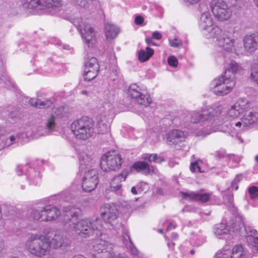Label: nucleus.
<instances>
[{
	"label": "nucleus",
	"mask_w": 258,
	"mask_h": 258,
	"mask_svg": "<svg viewBox=\"0 0 258 258\" xmlns=\"http://www.w3.org/2000/svg\"><path fill=\"white\" fill-rule=\"evenodd\" d=\"M250 107L248 100L240 99L226 112L223 111L221 106L216 108H207L200 110L187 112L185 121H190L200 126L206 125L205 128L195 130L197 136H205L212 132L218 131V126L223 124L227 119L238 117L240 114L247 110Z\"/></svg>",
	"instance_id": "f257e3e1"
},
{
	"label": "nucleus",
	"mask_w": 258,
	"mask_h": 258,
	"mask_svg": "<svg viewBox=\"0 0 258 258\" xmlns=\"http://www.w3.org/2000/svg\"><path fill=\"white\" fill-rule=\"evenodd\" d=\"M64 211L66 214L62 223L65 230L74 231L76 235L82 238L89 237L95 232L103 231V227L100 224L101 220L99 218L79 219L80 209L74 207L65 208Z\"/></svg>",
	"instance_id": "f03ea898"
},
{
	"label": "nucleus",
	"mask_w": 258,
	"mask_h": 258,
	"mask_svg": "<svg viewBox=\"0 0 258 258\" xmlns=\"http://www.w3.org/2000/svg\"><path fill=\"white\" fill-rule=\"evenodd\" d=\"M199 26L206 38L215 42L222 49L227 52L234 50L235 37L230 32L223 31L219 26L214 25L208 11L202 14Z\"/></svg>",
	"instance_id": "7ed1b4c3"
},
{
	"label": "nucleus",
	"mask_w": 258,
	"mask_h": 258,
	"mask_svg": "<svg viewBox=\"0 0 258 258\" xmlns=\"http://www.w3.org/2000/svg\"><path fill=\"white\" fill-rule=\"evenodd\" d=\"M239 66H230L224 74L214 79L210 84V88L216 95L223 96L229 93L235 85V74Z\"/></svg>",
	"instance_id": "20e7f679"
},
{
	"label": "nucleus",
	"mask_w": 258,
	"mask_h": 258,
	"mask_svg": "<svg viewBox=\"0 0 258 258\" xmlns=\"http://www.w3.org/2000/svg\"><path fill=\"white\" fill-rule=\"evenodd\" d=\"M25 247L29 252L35 256L42 257L49 254L50 243L45 238V235L31 234L25 243Z\"/></svg>",
	"instance_id": "39448f33"
},
{
	"label": "nucleus",
	"mask_w": 258,
	"mask_h": 258,
	"mask_svg": "<svg viewBox=\"0 0 258 258\" xmlns=\"http://www.w3.org/2000/svg\"><path fill=\"white\" fill-rule=\"evenodd\" d=\"M71 129L77 139L82 140L90 138L96 133L93 120L86 116L74 120Z\"/></svg>",
	"instance_id": "423d86ee"
},
{
	"label": "nucleus",
	"mask_w": 258,
	"mask_h": 258,
	"mask_svg": "<svg viewBox=\"0 0 258 258\" xmlns=\"http://www.w3.org/2000/svg\"><path fill=\"white\" fill-rule=\"evenodd\" d=\"M105 231H98L97 235L99 237L95 239L92 243L91 252L98 258H108L111 255L113 244L106 238Z\"/></svg>",
	"instance_id": "0eeeda50"
},
{
	"label": "nucleus",
	"mask_w": 258,
	"mask_h": 258,
	"mask_svg": "<svg viewBox=\"0 0 258 258\" xmlns=\"http://www.w3.org/2000/svg\"><path fill=\"white\" fill-rule=\"evenodd\" d=\"M26 10H34L37 13L44 14L50 10H55L62 6L61 0H25L22 3Z\"/></svg>",
	"instance_id": "6e6552de"
},
{
	"label": "nucleus",
	"mask_w": 258,
	"mask_h": 258,
	"mask_svg": "<svg viewBox=\"0 0 258 258\" xmlns=\"http://www.w3.org/2000/svg\"><path fill=\"white\" fill-rule=\"evenodd\" d=\"M73 24L80 32L84 43L89 48H93L96 43V32L90 24L81 18L74 19Z\"/></svg>",
	"instance_id": "1a4fd4ad"
},
{
	"label": "nucleus",
	"mask_w": 258,
	"mask_h": 258,
	"mask_svg": "<svg viewBox=\"0 0 258 258\" xmlns=\"http://www.w3.org/2000/svg\"><path fill=\"white\" fill-rule=\"evenodd\" d=\"M244 226V218L242 216L236 218L235 221L231 224L222 222L215 225L213 232L218 239H226L234 231H238Z\"/></svg>",
	"instance_id": "9d476101"
},
{
	"label": "nucleus",
	"mask_w": 258,
	"mask_h": 258,
	"mask_svg": "<svg viewBox=\"0 0 258 258\" xmlns=\"http://www.w3.org/2000/svg\"><path fill=\"white\" fill-rule=\"evenodd\" d=\"M128 94L139 105L147 106L152 102L147 89L143 84H131L128 89Z\"/></svg>",
	"instance_id": "9b49d317"
},
{
	"label": "nucleus",
	"mask_w": 258,
	"mask_h": 258,
	"mask_svg": "<svg viewBox=\"0 0 258 258\" xmlns=\"http://www.w3.org/2000/svg\"><path fill=\"white\" fill-rule=\"evenodd\" d=\"M122 162L123 159L119 154L115 151H109L102 156L100 166L105 171H116L121 167Z\"/></svg>",
	"instance_id": "f8f14e48"
},
{
	"label": "nucleus",
	"mask_w": 258,
	"mask_h": 258,
	"mask_svg": "<svg viewBox=\"0 0 258 258\" xmlns=\"http://www.w3.org/2000/svg\"><path fill=\"white\" fill-rule=\"evenodd\" d=\"M210 8L215 18L219 21L228 20L232 15V11L223 0H212Z\"/></svg>",
	"instance_id": "ddd939ff"
},
{
	"label": "nucleus",
	"mask_w": 258,
	"mask_h": 258,
	"mask_svg": "<svg viewBox=\"0 0 258 258\" xmlns=\"http://www.w3.org/2000/svg\"><path fill=\"white\" fill-rule=\"evenodd\" d=\"M118 214L117 209L108 204H105L101 208L100 215L104 221V223L101 221L100 224L103 225V231L113 228V222L116 219Z\"/></svg>",
	"instance_id": "4468645a"
},
{
	"label": "nucleus",
	"mask_w": 258,
	"mask_h": 258,
	"mask_svg": "<svg viewBox=\"0 0 258 258\" xmlns=\"http://www.w3.org/2000/svg\"><path fill=\"white\" fill-rule=\"evenodd\" d=\"M43 234L45 239L49 240L50 243V249L52 247L56 249L66 245V239L60 231L46 228L44 230Z\"/></svg>",
	"instance_id": "2eb2a0df"
},
{
	"label": "nucleus",
	"mask_w": 258,
	"mask_h": 258,
	"mask_svg": "<svg viewBox=\"0 0 258 258\" xmlns=\"http://www.w3.org/2000/svg\"><path fill=\"white\" fill-rule=\"evenodd\" d=\"M98 183V172L92 169L84 172L82 182V188L85 192H91L94 190Z\"/></svg>",
	"instance_id": "dca6fc26"
},
{
	"label": "nucleus",
	"mask_w": 258,
	"mask_h": 258,
	"mask_svg": "<svg viewBox=\"0 0 258 258\" xmlns=\"http://www.w3.org/2000/svg\"><path fill=\"white\" fill-rule=\"evenodd\" d=\"M244 50L252 54L258 49V33L247 34L242 40Z\"/></svg>",
	"instance_id": "f3484780"
},
{
	"label": "nucleus",
	"mask_w": 258,
	"mask_h": 258,
	"mask_svg": "<svg viewBox=\"0 0 258 258\" xmlns=\"http://www.w3.org/2000/svg\"><path fill=\"white\" fill-rule=\"evenodd\" d=\"M186 137V135L183 132L174 130L166 134V143L169 145H176L184 141Z\"/></svg>",
	"instance_id": "a211bd4d"
},
{
	"label": "nucleus",
	"mask_w": 258,
	"mask_h": 258,
	"mask_svg": "<svg viewBox=\"0 0 258 258\" xmlns=\"http://www.w3.org/2000/svg\"><path fill=\"white\" fill-rule=\"evenodd\" d=\"M246 239L248 245L255 252H258V233L251 227H245Z\"/></svg>",
	"instance_id": "6ab92c4d"
},
{
	"label": "nucleus",
	"mask_w": 258,
	"mask_h": 258,
	"mask_svg": "<svg viewBox=\"0 0 258 258\" xmlns=\"http://www.w3.org/2000/svg\"><path fill=\"white\" fill-rule=\"evenodd\" d=\"M64 109L65 108L64 107H59L53 109V114H52L51 118H49L46 123V131L44 134H42V135H47L49 132L52 131L54 129L55 126L54 119V117H63L65 115Z\"/></svg>",
	"instance_id": "aec40b11"
},
{
	"label": "nucleus",
	"mask_w": 258,
	"mask_h": 258,
	"mask_svg": "<svg viewBox=\"0 0 258 258\" xmlns=\"http://www.w3.org/2000/svg\"><path fill=\"white\" fill-rule=\"evenodd\" d=\"M17 169L26 171V175L30 184L37 185L41 181V176L39 172L36 171L34 168L28 167L27 165H25L23 167H18Z\"/></svg>",
	"instance_id": "412c9836"
},
{
	"label": "nucleus",
	"mask_w": 258,
	"mask_h": 258,
	"mask_svg": "<svg viewBox=\"0 0 258 258\" xmlns=\"http://www.w3.org/2000/svg\"><path fill=\"white\" fill-rule=\"evenodd\" d=\"M133 168L138 172H142L145 175L150 174H158L159 173L156 168L153 166L150 165L145 161L135 162L133 165Z\"/></svg>",
	"instance_id": "4be33fe9"
},
{
	"label": "nucleus",
	"mask_w": 258,
	"mask_h": 258,
	"mask_svg": "<svg viewBox=\"0 0 258 258\" xmlns=\"http://www.w3.org/2000/svg\"><path fill=\"white\" fill-rule=\"evenodd\" d=\"M244 115L242 116L245 121L244 123L247 126L257 123L258 124V108L249 107L246 110Z\"/></svg>",
	"instance_id": "5701e85b"
},
{
	"label": "nucleus",
	"mask_w": 258,
	"mask_h": 258,
	"mask_svg": "<svg viewBox=\"0 0 258 258\" xmlns=\"http://www.w3.org/2000/svg\"><path fill=\"white\" fill-rule=\"evenodd\" d=\"M122 241L130 253L137 258H142V253L139 252L132 243L127 231L123 233Z\"/></svg>",
	"instance_id": "b1692460"
},
{
	"label": "nucleus",
	"mask_w": 258,
	"mask_h": 258,
	"mask_svg": "<svg viewBox=\"0 0 258 258\" xmlns=\"http://www.w3.org/2000/svg\"><path fill=\"white\" fill-rule=\"evenodd\" d=\"M110 122L106 115H100L97 118L96 133L104 134L107 132L110 128Z\"/></svg>",
	"instance_id": "393cba45"
},
{
	"label": "nucleus",
	"mask_w": 258,
	"mask_h": 258,
	"mask_svg": "<svg viewBox=\"0 0 258 258\" xmlns=\"http://www.w3.org/2000/svg\"><path fill=\"white\" fill-rule=\"evenodd\" d=\"M183 198L187 200H197L202 202H206L209 200L210 198V194L203 192H190L189 193L181 192Z\"/></svg>",
	"instance_id": "a878e982"
},
{
	"label": "nucleus",
	"mask_w": 258,
	"mask_h": 258,
	"mask_svg": "<svg viewBox=\"0 0 258 258\" xmlns=\"http://www.w3.org/2000/svg\"><path fill=\"white\" fill-rule=\"evenodd\" d=\"M126 175L120 174L114 177L110 181V189L113 191H119L122 187L121 182L125 180Z\"/></svg>",
	"instance_id": "bb28decb"
},
{
	"label": "nucleus",
	"mask_w": 258,
	"mask_h": 258,
	"mask_svg": "<svg viewBox=\"0 0 258 258\" xmlns=\"http://www.w3.org/2000/svg\"><path fill=\"white\" fill-rule=\"evenodd\" d=\"M231 258H251L249 253L245 251L241 245L234 246L231 251Z\"/></svg>",
	"instance_id": "cd10ccee"
},
{
	"label": "nucleus",
	"mask_w": 258,
	"mask_h": 258,
	"mask_svg": "<svg viewBox=\"0 0 258 258\" xmlns=\"http://www.w3.org/2000/svg\"><path fill=\"white\" fill-rule=\"evenodd\" d=\"M84 69V79L90 81L94 79L98 73V67L97 66H85Z\"/></svg>",
	"instance_id": "c85d7f7f"
},
{
	"label": "nucleus",
	"mask_w": 258,
	"mask_h": 258,
	"mask_svg": "<svg viewBox=\"0 0 258 258\" xmlns=\"http://www.w3.org/2000/svg\"><path fill=\"white\" fill-rule=\"evenodd\" d=\"M105 36L107 39H113L117 36L119 32L118 27L111 24L105 25Z\"/></svg>",
	"instance_id": "c756f323"
},
{
	"label": "nucleus",
	"mask_w": 258,
	"mask_h": 258,
	"mask_svg": "<svg viewBox=\"0 0 258 258\" xmlns=\"http://www.w3.org/2000/svg\"><path fill=\"white\" fill-rule=\"evenodd\" d=\"M29 103L33 106L38 108H45L51 106L52 105L53 99H46L44 101L40 100H36L35 99H29Z\"/></svg>",
	"instance_id": "7c9ffc66"
},
{
	"label": "nucleus",
	"mask_w": 258,
	"mask_h": 258,
	"mask_svg": "<svg viewBox=\"0 0 258 258\" xmlns=\"http://www.w3.org/2000/svg\"><path fill=\"white\" fill-rule=\"evenodd\" d=\"M80 168L82 169L92 163V157L84 152H81L79 155Z\"/></svg>",
	"instance_id": "2f4dec72"
},
{
	"label": "nucleus",
	"mask_w": 258,
	"mask_h": 258,
	"mask_svg": "<svg viewBox=\"0 0 258 258\" xmlns=\"http://www.w3.org/2000/svg\"><path fill=\"white\" fill-rule=\"evenodd\" d=\"M46 210H47L48 222L55 220L60 214V210L55 206H46Z\"/></svg>",
	"instance_id": "473e14b6"
},
{
	"label": "nucleus",
	"mask_w": 258,
	"mask_h": 258,
	"mask_svg": "<svg viewBox=\"0 0 258 258\" xmlns=\"http://www.w3.org/2000/svg\"><path fill=\"white\" fill-rule=\"evenodd\" d=\"M153 53L154 50L149 47H147L146 50L142 49L139 52V59L140 62H144L149 59Z\"/></svg>",
	"instance_id": "72a5a7b5"
},
{
	"label": "nucleus",
	"mask_w": 258,
	"mask_h": 258,
	"mask_svg": "<svg viewBox=\"0 0 258 258\" xmlns=\"http://www.w3.org/2000/svg\"><path fill=\"white\" fill-rule=\"evenodd\" d=\"M116 100L113 95H110L106 99L104 104L103 108L106 112H110L111 111L116 105Z\"/></svg>",
	"instance_id": "f704fd0d"
},
{
	"label": "nucleus",
	"mask_w": 258,
	"mask_h": 258,
	"mask_svg": "<svg viewBox=\"0 0 258 258\" xmlns=\"http://www.w3.org/2000/svg\"><path fill=\"white\" fill-rule=\"evenodd\" d=\"M142 158L145 160H148L151 162L156 163H161L164 161L163 157L159 156L157 154H143L142 155Z\"/></svg>",
	"instance_id": "c9c22d12"
},
{
	"label": "nucleus",
	"mask_w": 258,
	"mask_h": 258,
	"mask_svg": "<svg viewBox=\"0 0 258 258\" xmlns=\"http://www.w3.org/2000/svg\"><path fill=\"white\" fill-rule=\"evenodd\" d=\"M27 135L26 133H22L15 135H11L8 137L9 140L10 141L12 144L17 143H22L24 142V139L27 138Z\"/></svg>",
	"instance_id": "e433bc0d"
},
{
	"label": "nucleus",
	"mask_w": 258,
	"mask_h": 258,
	"mask_svg": "<svg viewBox=\"0 0 258 258\" xmlns=\"http://www.w3.org/2000/svg\"><path fill=\"white\" fill-rule=\"evenodd\" d=\"M49 66H43L38 67L37 66H29V70H33L34 73L41 74L43 75L47 74L50 73V70L49 68Z\"/></svg>",
	"instance_id": "4c0bfd02"
},
{
	"label": "nucleus",
	"mask_w": 258,
	"mask_h": 258,
	"mask_svg": "<svg viewBox=\"0 0 258 258\" xmlns=\"http://www.w3.org/2000/svg\"><path fill=\"white\" fill-rule=\"evenodd\" d=\"M42 212V207H39L34 208L31 211L30 217L33 220L41 222Z\"/></svg>",
	"instance_id": "58836bf2"
},
{
	"label": "nucleus",
	"mask_w": 258,
	"mask_h": 258,
	"mask_svg": "<svg viewBox=\"0 0 258 258\" xmlns=\"http://www.w3.org/2000/svg\"><path fill=\"white\" fill-rule=\"evenodd\" d=\"M214 258H231V250L225 248L220 250L216 253Z\"/></svg>",
	"instance_id": "ea45409f"
},
{
	"label": "nucleus",
	"mask_w": 258,
	"mask_h": 258,
	"mask_svg": "<svg viewBox=\"0 0 258 258\" xmlns=\"http://www.w3.org/2000/svg\"><path fill=\"white\" fill-rule=\"evenodd\" d=\"M4 82V85L6 87L8 88H15V84L14 82H13L10 79L9 76H3L2 78H0V84H2L3 82Z\"/></svg>",
	"instance_id": "a19ab883"
},
{
	"label": "nucleus",
	"mask_w": 258,
	"mask_h": 258,
	"mask_svg": "<svg viewBox=\"0 0 258 258\" xmlns=\"http://www.w3.org/2000/svg\"><path fill=\"white\" fill-rule=\"evenodd\" d=\"M201 164H202V162L200 160L191 163L190 166V171L192 172H204L201 167Z\"/></svg>",
	"instance_id": "79ce46f5"
},
{
	"label": "nucleus",
	"mask_w": 258,
	"mask_h": 258,
	"mask_svg": "<svg viewBox=\"0 0 258 258\" xmlns=\"http://www.w3.org/2000/svg\"><path fill=\"white\" fill-rule=\"evenodd\" d=\"M250 78L258 86V66H252L251 69Z\"/></svg>",
	"instance_id": "37998d69"
},
{
	"label": "nucleus",
	"mask_w": 258,
	"mask_h": 258,
	"mask_svg": "<svg viewBox=\"0 0 258 258\" xmlns=\"http://www.w3.org/2000/svg\"><path fill=\"white\" fill-rule=\"evenodd\" d=\"M84 64H95L98 63L96 58L91 54H87L84 57Z\"/></svg>",
	"instance_id": "c03bdc74"
},
{
	"label": "nucleus",
	"mask_w": 258,
	"mask_h": 258,
	"mask_svg": "<svg viewBox=\"0 0 258 258\" xmlns=\"http://www.w3.org/2000/svg\"><path fill=\"white\" fill-rule=\"evenodd\" d=\"M248 192L250 197L252 199H255L258 197V187L252 186L249 188Z\"/></svg>",
	"instance_id": "a18cd8bd"
},
{
	"label": "nucleus",
	"mask_w": 258,
	"mask_h": 258,
	"mask_svg": "<svg viewBox=\"0 0 258 258\" xmlns=\"http://www.w3.org/2000/svg\"><path fill=\"white\" fill-rule=\"evenodd\" d=\"M169 44L173 47H179L182 46V43L181 40L174 38L173 40H169Z\"/></svg>",
	"instance_id": "49530a36"
},
{
	"label": "nucleus",
	"mask_w": 258,
	"mask_h": 258,
	"mask_svg": "<svg viewBox=\"0 0 258 258\" xmlns=\"http://www.w3.org/2000/svg\"><path fill=\"white\" fill-rule=\"evenodd\" d=\"M245 121L243 119V117H242L239 121L235 122L234 125L235 126L238 128L244 129V127H247V125L244 123Z\"/></svg>",
	"instance_id": "de8ad7c7"
},
{
	"label": "nucleus",
	"mask_w": 258,
	"mask_h": 258,
	"mask_svg": "<svg viewBox=\"0 0 258 258\" xmlns=\"http://www.w3.org/2000/svg\"><path fill=\"white\" fill-rule=\"evenodd\" d=\"M42 218L41 219V222H48V219L47 218V210H46V206L43 207H42Z\"/></svg>",
	"instance_id": "09e8293b"
},
{
	"label": "nucleus",
	"mask_w": 258,
	"mask_h": 258,
	"mask_svg": "<svg viewBox=\"0 0 258 258\" xmlns=\"http://www.w3.org/2000/svg\"><path fill=\"white\" fill-rule=\"evenodd\" d=\"M168 64H178V60L177 58L173 55H170L167 59Z\"/></svg>",
	"instance_id": "8fccbe9b"
},
{
	"label": "nucleus",
	"mask_w": 258,
	"mask_h": 258,
	"mask_svg": "<svg viewBox=\"0 0 258 258\" xmlns=\"http://www.w3.org/2000/svg\"><path fill=\"white\" fill-rule=\"evenodd\" d=\"M187 6H193L198 4L201 0H180Z\"/></svg>",
	"instance_id": "3c124183"
},
{
	"label": "nucleus",
	"mask_w": 258,
	"mask_h": 258,
	"mask_svg": "<svg viewBox=\"0 0 258 258\" xmlns=\"http://www.w3.org/2000/svg\"><path fill=\"white\" fill-rule=\"evenodd\" d=\"M2 144L3 148L8 147L12 145L10 141L9 140L8 137L3 138L2 141Z\"/></svg>",
	"instance_id": "603ef678"
},
{
	"label": "nucleus",
	"mask_w": 258,
	"mask_h": 258,
	"mask_svg": "<svg viewBox=\"0 0 258 258\" xmlns=\"http://www.w3.org/2000/svg\"><path fill=\"white\" fill-rule=\"evenodd\" d=\"M225 55H224L223 54L220 55H217L216 56V61L217 63H226L225 61Z\"/></svg>",
	"instance_id": "864d4df0"
},
{
	"label": "nucleus",
	"mask_w": 258,
	"mask_h": 258,
	"mask_svg": "<svg viewBox=\"0 0 258 258\" xmlns=\"http://www.w3.org/2000/svg\"><path fill=\"white\" fill-rule=\"evenodd\" d=\"M9 116L10 118H11L13 120H15L17 118H18L20 117V114L17 111H12L11 112H10L9 113Z\"/></svg>",
	"instance_id": "5fc2aeb1"
},
{
	"label": "nucleus",
	"mask_w": 258,
	"mask_h": 258,
	"mask_svg": "<svg viewBox=\"0 0 258 258\" xmlns=\"http://www.w3.org/2000/svg\"><path fill=\"white\" fill-rule=\"evenodd\" d=\"M162 37V35L161 33L158 31H154L152 33V38L156 39V40H160Z\"/></svg>",
	"instance_id": "6e6d98bb"
},
{
	"label": "nucleus",
	"mask_w": 258,
	"mask_h": 258,
	"mask_svg": "<svg viewBox=\"0 0 258 258\" xmlns=\"http://www.w3.org/2000/svg\"><path fill=\"white\" fill-rule=\"evenodd\" d=\"M74 2L79 6L84 7L88 3V0H74Z\"/></svg>",
	"instance_id": "4d7b16f0"
},
{
	"label": "nucleus",
	"mask_w": 258,
	"mask_h": 258,
	"mask_svg": "<svg viewBox=\"0 0 258 258\" xmlns=\"http://www.w3.org/2000/svg\"><path fill=\"white\" fill-rule=\"evenodd\" d=\"M144 22V18L141 16H138L135 18V23L137 25H141Z\"/></svg>",
	"instance_id": "13d9d810"
},
{
	"label": "nucleus",
	"mask_w": 258,
	"mask_h": 258,
	"mask_svg": "<svg viewBox=\"0 0 258 258\" xmlns=\"http://www.w3.org/2000/svg\"><path fill=\"white\" fill-rule=\"evenodd\" d=\"M216 155L217 158L219 159L224 158L227 156V154L224 150L217 151Z\"/></svg>",
	"instance_id": "bf43d9fd"
},
{
	"label": "nucleus",
	"mask_w": 258,
	"mask_h": 258,
	"mask_svg": "<svg viewBox=\"0 0 258 258\" xmlns=\"http://www.w3.org/2000/svg\"><path fill=\"white\" fill-rule=\"evenodd\" d=\"M108 258H129V257L123 254L119 253L117 255L114 254V253L112 251L111 255H110Z\"/></svg>",
	"instance_id": "052dcab7"
},
{
	"label": "nucleus",
	"mask_w": 258,
	"mask_h": 258,
	"mask_svg": "<svg viewBox=\"0 0 258 258\" xmlns=\"http://www.w3.org/2000/svg\"><path fill=\"white\" fill-rule=\"evenodd\" d=\"M69 193L66 191H63L62 192L61 194H60V197H61V198L64 201H68V196L69 195Z\"/></svg>",
	"instance_id": "680f3d73"
},
{
	"label": "nucleus",
	"mask_w": 258,
	"mask_h": 258,
	"mask_svg": "<svg viewBox=\"0 0 258 258\" xmlns=\"http://www.w3.org/2000/svg\"><path fill=\"white\" fill-rule=\"evenodd\" d=\"M152 39L151 37H146L145 41L149 45H156V43L152 41Z\"/></svg>",
	"instance_id": "e2e57ef3"
},
{
	"label": "nucleus",
	"mask_w": 258,
	"mask_h": 258,
	"mask_svg": "<svg viewBox=\"0 0 258 258\" xmlns=\"http://www.w3.org/2000/svg\"><path fill=\"white\" fill-rule=\"evenodd\" d=\"M231 188L232 189L237 190L238 188V183L232 181L231 184Z\"/></svg>",
	"instance_id": "0e129e2a"
},
{
	"label": "nucleus",
	"mask_w": 258,
	"mask_h": 258,
	"mask_svg": "<svg viewBox=\"0 0 258 258\" xmlns=\"http://www.w3.org/2000/svg\"><path fill=\"white\" fill-rule=\"evenodd\" d=\"M62 48L63 49L70 50L71 52L73 51V48L68 44H63Z\"/></svg>",
	"instance_id": "69168bd1"
},
{
	"label": "nucleus",
	"mask_w": 258,
	"mask_h": 258,
	"mask_svg": "<svg viewBox=\"0 0 258 258\" xmlns=\"http://www.w3.org/2000/svg\"><path fill=\"white\" fill-rule=\"evenodd\" d=\"M230 160L235 162L236 163H238L240 161V158L237 156H235L234 155L230 156Z\"/></svg>",
	"instance_id": "338daca9"
},
{
	"label": "nucleus",
	"mask_w": 258,
	"mask_h": 258,
	"mask_svg": "<svg viewBox=\"0 0 258 258\" xmlns=\"http://www.w3.org/2000/svg\"><path fill=\"white\" fill-rule=\"evenodd\" d=\"M175 228V225L173 222L170 223L167 228V230H170L171 229H173Z\"/></svg>",
	"instance_id": "774afa93"
}]
</instances>
